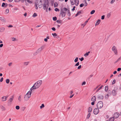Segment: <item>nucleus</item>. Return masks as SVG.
Wrapping results in <instances>:
<instances>
[{"instance_id":"nucleus-1","label":"nucleus","mask_w":121,"mask_h":121,"mask_svg":"<svg viewBox=\"0 0 121 121\" xmlns=\"http://www.w3.org/2000/svg\"><path fill=\"white\" fill-rule=\"evenodd\" d=\"M42 83L41 80H39L36 82L30 89V90L32 91L34 89H35L38 88L41 85Z\"/></svg>"},{"instance_id":"nucleus-2","label":"nucleus","mask_w":121,"mask_h":121,"mask_svg":"<svg viewBox=\"0 0 121 121\" xmlns=\"http://www.w3.org/2000/svg\"><path fill=\"white\" fill-rule=\"evenodd\" d=\"M68 9L65 8H63L62 9H60V14H61L62 17H64L65 16Z\"/></svg>"},{"instance_id":"nucleus-3","label":"nucleus","mask_w":121,"mask_h":121,"mask_svg":"<svg viewBox=\"0 0 121 121\" xmlns=\"http://www.w3.org/2000/svg\"><path fill=\"white\" fill-rule=\"evenodd\" d=\"M71 5H74L75 4L76 6H78L79 3V0H70Z\"/></svg>"},{"instance_id":"nucleus-4","label":"nucleus","mask_w":121,"mask_h":121,"mask_svg":"<svg viewBox=\"0 0 121 121\" xmlns=\"http://www.w3.org/2000/svg\"><path fill=\"white\" fill-rule=\"evenodd\" d=\"M103 106V103L102 101H99L97 105V107L98 108L100 109L102 108Z\"/></svg>"},{"instance_id":"nucleus-5","label":"nucleus","mask_w":121,"mask_h":121,"mask_svg":"<svg viewBox=\"0 0 121 121\" xmlns=\"http://www.w3.org/2000/svg\"><path fill=\"white\" fill-rule=\"evenodd\" d=\"M112 50L114 52L115 54L117 55V50L116 47L114 46H113L112 48Z\"/></svg>"},{"instance_id":"nucleus-6","label":"nucleus","mask_w":121,"mask_h":121,"mask_svg":"<svg viewBox=\"0 0 121 121\" xmlns=\"http://www.w3.org/2000/svg\"><path fill=\"white\" fill-rule=\"evenodd\" d=\"M14 97L13 95L8 100V105H10L11 104L12 102L13 99Z\"/></svg>"},{"instance_id":"nucleus-7","label":"nucleus","mask_w":121,"mask_h":121,"mask_svg":"<svg viewBox=\"0 0 121 121\" xmlns=\"http://www.w3.org/2000/svg\"><path fill=\"white\" fill-rule=\"evenodd\" d=\"M120 115V114L119 113L116 112L114 113L113 117H114V118H117L119 117Z\"/></svg>"},{"instance_id":"nucleus-8","label":"nucleus","mask_w":121,"mask_h":121,"mask_svg":"<svg viewBox=\"0 0 121 121\" xmlns=\"http://www.w3.org/2000/svg\"><path fill=\"white\" fill-rule=\"evenodd\" d=\"M99 108H95L94 110L93 113L95 115H97L98 114L99 112Z\"/></svg>"},{"instance_id":"nucleus-9","label":"nucleus","mask_w":121,"mask_h":121,"mask_svg":"<svg viewBox=\"0 0 121 121\" xmlns=\"http://www.w3.org/2000/svg\"><path fill=\"white\" fill-rule=\"evenodd\" d=\"M44 47L43 46H42L41 48H39L36 51V53H38L41 52L43 49Z\"/></svg>"},{"instance_id":"nucleus-10","label":"nucleus","mask_w":121,"mask_h":121,"mask_svg":"<svg viewBox=\"0 0 121 121\" xmlns=\"http://www.w3.org/2000/svg\"><path fill=\"white\" fill-rule=\"evenodd\" d=\"M30 97V95H29V96L27 95V94L25 95L24 97L25 100L26 101L28 100Z\"/></svg>"},{"instance_id":"nucleus-11","label":"nucleus","mask_w":121,"mask_h":121,"mask_svg":"<svg viewBox=\"0 0 121 121\" xmlns=\"http://www.w3.org/2000/svg\"><path fill=\"white\" fill-rule=\"evenodd\" d=\"M98 98L99 99H104V96L100 94H99L98 95Z\"/></svg>"},{"instance_id":"nucleus-12","label":"nucleus","mask_w":121,"mask_h":121,"mask_svg":"<svg viewBox=\"0 0 121 121\" xmlns=\"http://www.w3.org/2000/svg\"><path fill=\"white\" fill-rule=\"evenodd\" d=\"M35 3H38V4H38V6L39 5H43L42 2L41 0H38Z\"/></svg>"},{"instance_id":"nucleus-13","label":"nucleus","mask_w":121,"mask_h":121,"mask_svg":"<svg viewBox=\"0 0 121 121\" xmlns=\"http://www.w3.org/2000/svg\"><path fill=\"white\" fill-rule=\"evenodd\" d=\"M8 97V96H3L2 97V99H3L2 100L3 101H4L6 100L7 99V98Z\"/></svg>"},{"instance_id":"nucleus-14","label":"nucleus","mask_w":121,"mask_h":121,"mask_svg":"<svg viewBox=\"0 0 121 121\" xmlns=\"http://www.w3.org/2000/svg\"><path fill=\"white\" fill-rule=\"evenodd\" d=\"M112 95L114 96H115L117 93L116 91L115 90H113L112 91Z\"/></svg>"},{"instance_id":"nucleus-15","label":"nucleus","mask_w":121,"mask_h":121,"mask_svg":"<svg viewBox=\"0 0 121 121\" xmlns=\"http://www.w3.org/2000/svg\"><path fill=\"white\" fill-rule=\"evenodd\" d=\"M48 2H46V1L44 2L43 4V9L45 10L46 9V4Z\"/></svg>"},{"instance_id":"nucleus-16","label":"nucleus","mask_w":121,"mask_h":121,"mask_svg":"<svg viewBox=\"0 0 121 121\" xmlns=\"http://www.w3.org/2000/svg\"><path fill=\"white\" fill-rule=\"evenodd\" d=\"M91 100L92 101H95L96 100V98L95 96H94L91 98Z\"/></svg>"},{"instance_id":"nucleus-17","label":"nucleus","mask_w":121,"mask_h":121,"mask_svg":"<svg viewBox=\"0 0 121 121\" xmlns=\"http://www.w3.org/2000/svg\"><path fill=\"white\" fill-rule=\"evenodd\" d=\"M100 48V47L99 46L96 47V48L95 49V51L97 52L99 50Z\"/></svg>"},{"instance_id":"nucleus-18","label":"nucleus","mask_w":121,"mask_h":121,"mask_svg":"<svg viewBox=\"0 0 121 121\" xmlns=\"http://www.w3.org/2000/svg\"><path fill=\"white\" fill-rule=\"evenodd\" d=\"M100 20L99 19L98 20V21L96 22L95 24V26H96L99 25L100 23Z\"/></svg>"},{"instance_id":"nucleus-19","label":"nucleus","mask_w":121,"mask_h":121,"mask_svg":"<svg viewBox=\"0 0 121 121\" xmlns=\"http://www.w3.org/2000/svg\"><path fill=\"white\" fill-rule=\"evenodd\" d=\"M67 13L68 16L70 17L71 16V14L69 9H68L67 11Z\"/></svg>"},{"instance_id":"nucleus-20","label":"nucleus","mask_w":121,"mask_h":121,"mask_svg":"<svg viewBox=\"0 0 121 121\" xmlns=\"http://www.w3.org/2000/svg\"><path fill=\"white\" fill-rule=\"evenodd\" d=\"M114 117H112L109 119V121H114Z\"/></svg>"},{"instance_id":"nucleus-21","label":"nucleus","mask_w":121,"mask_h":121,"mask_svg":"<svg viewBox=\"0 0 121 121\" xmlns=\"http://www.w3.org/2000/svg\"><path fill=\"white\" fill-rule=\"evenodd\" d=\"M31 91H29L26 94H27V95L29 96V95H30V96H31Z\"/></svg>"},{"instance_id":"nucleus-22","label":"nucleus","mask_w":121,"mask_h":121,"mask_svg":"<svg viewBox=\"0 0 121 121\" xmlns=\"http://www.w3.org/2000/svg\"><path fill=\"white\" fill-rule=\"evenodd\" d=\"M92 108L91 107H90L88 109V112L89 113H90L92 111Z\"/></svg>"},{"instance_id":"nucleus-23","label":"nucleus","mask_w":121,"mask_h":121,"mask_svg":"<svg viewBox=\"0 0 121 121\" xmlns=\"http://www.w3.org/2000/svg\"><path fill=\"white\" fill-rule=\"evenodd\" d=\"M108 86H105V91L106 92H107L108 91Z\"/></svg>"},{"instance_id":"nucleus-24","label":"nucleus","mask_w":121,"mask_h":121,"mask_svg":"<svg viewBox=\"0 0 121 121\" xmlns=\"http://www.w3.org/2000/svg\"><path fill=\"white\" fill-rule=\"evenodd\" d=\"M5 30V28L4 27L0 28V32H3Z\"/></svg>"},{"instance_id":"nucleus-25","label":"nucleus","mask_w":121,"mask_h":121,"mask_svg":"<svg viewBox=\"0 0 121 121\" xmlns=\"http://www.w3.org/2000/svg\"><path fill=\"white\" fill-rule=\"evenodd\" d=\"M103 85H101L100 87L99 88L96 90V92H97L100 89H101L103 87Z\"/></svg>"},{"instance_id":"nucleus-26","label":"nucleus","mask_w":121,"mask_h":121,"mask_svg":"<svg viewBox=\"0 0 121 121\" xmlns=\"http://www.w3.org/2000/svg\"><path fill=\"white\" fill-rule=\"evenodd\" d=\"M52 35L53 36V37L54 38L56 37V36H57V35L56 33H52Z\"/></svg>"},{"instance_id":"nucleus-27","label":"nucleus","mask_w":121,"mask_h":121,"mask_svg":"<svg viewBox=\"0 0 121 121\" xmlns=\"http://www.w3.org/2000/svg\"><path fill=\"white\" fill-rule=\"evenodd\" d=\"M38 4H38V3H35V9H38V8L37 6Z\"/></svg>"},{"instance_id":"nucleus-28","label":"nucleus","mask_w":121,"mask_h":121,"mask_svg":"<svg viewBox=\"0 0 121 121\" xmlns=\"http://www.w3.org/2000/svg\"><path fill=\"white\" fill-rule=\"evenodd\" d=\"M91 114L90 113H89L87 114L86 117L87 119H88L89 118Z\"/></svg>"},{"instance_id":"nucleus-29","label":"nucleus","mask_w":121,"mask_h":121,"mask_svg":"<svg viewBox=\"0 0 121 121\" xmlns=\"http://www.w3.org/2000/svg\"><path fill=\"white\" fill-rule=\"evenodd\" d=\"M95 10H92L90 12V14H93L95 12Z\"/></svg>"},{"instance_id":"nucleus-30","label":"nucleus","mask_w":121,"mask_h":121,"mask_svg":"<svg viewBox=\"0 0 121 121\" xmlns=\"http://www.w3.org/2000/svg\"><path fill=\"white\" fill-rule=\"evenodd\" d=\"M48 6H49L48 3H47V4H46V11H47V10H48Z\"/></svg>"},{"instance_id":"nucleus-31","label":"nucleus","mask_w":121,"mask_h":121,"mask_svg":"<svg viewBox=\"0 0 121 121\" xmlns=\"http://www.w3.org/2000/svg\"><path fill=\"white\" fill-rule=\"evenodd\" d=\"M5 3H2L1 6L2 7H5Z\"/></svg>"},{"instance_id":"nucleus-32","label":"nucleus","mask_w":121,"mask_h":121,"mask_svg":"<svg viewBox=\"0 0 121 121\" xmlns=\"http://www.w3.org/2000/svg\"><path fill=\"white\" fill-rule=\"evenodd\" d=\"M9 79H7L6 80V83L8 84L9 82Z\"/></svg>"},{"instance_id":"nucleus-33","label":"nucleus","mask_w":121,"mask_h":121,"mask_svg":"<svg viewBox=\"0 0 121 121\" xmlns=\"http://www.w3.org/2000/svg\"><path fill=\"white\" fill-rule=\"evenodd\" d=\"M0 20L2 21L3 22H4L5 21V20L4 19V18H3V17H0Z\"/></svg>"},{"instance_id":"nucleus-34","label":"nucleus","mask_w":121,"mask_h":121,"mask_svg":"<svg viewBox=\"0 0 121 121\" xmlns=\"http://www.w3.org/2000/svg\"><path fill=\"white\" fill-rule=\"evenodd\" d=\"M16 109L17 110H18L20 109V107L19 106H16L15 107Z\"/></svg>"},{"instance_id":"nucleus-35","label":"nucleus","mask_w":121,"mask_h":121,"mask_svg":"<svg viewBox=\"0 0 121 121\" xmlns=\"http://www.w3.org/2000/svg\"><path fill=\"white\" fill-rule=\"evenodd\" d=\"M44 107V105L43 104H42L40 106V108L42 109V108H43Z\"/></svg>"},{"instance_id":"nucleus-36","label":"nucleus","mask_w":121,"mask_h":121,"mask_svg":"<svg viewBox=\"0 0 121 121\" xmlns=\"http://www.w3.org/2000/svg\"><path fill=\"white\" fill-rule=\"evenodd\" d=\"M54 10L56 11H60V9L57 8H55L54 9Z\"/></svg>"},{"instance_id":"nucleus-37","label":"nucleus","mask_w":121,"mask_h":121,"mask_svg":"<svg viewBox=\"0 0 121 121\" xmlns=\"http://www.w3.org/2000/svg\"><path fill=\"white\" fill-rule=\"evenodd\" d=\"M78 57H76L74 61L75 62H77L78 61Z\"/></svg>"},{"instance_id":"nucleus-38","label":"nucleus","mask_w":121,"mask_h":121,"mask_svg":"<svg viewBox=\"0 0 121 121\" xmlns=\"http://www.w3.org/2000/svg\"><path fill=\"white\" fill-rule=\"evenodd\" d=\"M57 19V17H53V20L54 21H56Z\"/></svg>"},{"instance_id":"nucleus-39","label":"nucleus","mask_w":121,"mask_h":121,"mask_svg":"<svg viewBox=\"0 0 121 121\" xmlns=\"http://www.w3.org/2000/svg\"><path fill=\"white\" fill-rule=\"evenodd\" d=\"M18 100L20 102L21 101V95H20L18 97Z\"/></svg>"},{"instance_id":"nucleus-40","label":"nucleus","mask_w":121,"mask_h":121,"mask_svg":"<svg viewBox=\"0 0 121 121\" xmlns=\"http://www.w3.org/2000/svg\"><path fill=\"white\" fill-rule=\"evenodd\" d=\"M37 16V14L36 13H35L33 15V17H35L36 16Z\"/></svg>"},{"instance_id":"nucleus-41","label":"nucleus","mask_w":121,"mask_h":121,"mask_svg":"<svg viewBox=\"0 0 121 121\" xmlns=\"http://www.w3.org/2000/svg\"><path fill=\"white\" fill-rule=\"evenodd\" d=\"M9 9H7L6 10L5 12L6 13H9Z\"/></svg>"},{"instance_id":"nucleus-42","label":"nucleus","mask_w":121,"mask_h":121,"mask_svg":"<svg viewBox=\"0 0 121 121\" xmlns=\"http://www.w3.org/2000/svg\"><path fill=\"white\" fill-rule=\"evenodd\" d=\"M108 94H110V95H111V91L110 90H108Z\"/></svg>"},{"instance_id":"nucleus-43","label":"nucleus","mask_w":121,"mask_h":121,"mask_svg":"<svg viewBox=\"0 0 121 121\" xmlns=\"http://www.w3.org/2000/svg\"><path fill=\"white\" fill-rule=\"evenodd\" d=\"M84 1L85 2L84 3V6H86L87 5V2H86L85 0Z\"/></svg>"},{"instance_id":"nucleus-44","label":"nucleus","mask_w":121,"mask_h":121,"mask_svg":"<svg viewBox=\"0 0 121 121\" xmlns=\"http://www.w3.org/2000/svg\"><path fill=\"white\" fill-rule=\"evenodd\" d=\"M27 1L29 3L31 4L32 3V2L30 0H27Z\"/></svg>"},{"instance_id":"nucleus-45","label":"nucleus","mask_w":121,"mask_h":121,"mask_svg":"<svg viewBox=\"0 0 121 121\" xmlns=\"http://www.w3.org/2000/svg\"><path fill=\"white\" fill-rule=\"evenodd\" d=\"M111 14V13H109L107 14V17L108 18L110 17Z\"/></svg>"},{"instance_id":"nucleus-46","label":"nucleus","mask_w":121,"mask_h":121,"mask_svg":"<svg viewBox=\"0 0 121 121\" xmlns=\"http://www.w3.org/2000/svg\"><path fill=\"white\" fill-rule=\"evenodd\" d=\"M56 22L59 23H61V21L58 20L56 21Z\"/></svg>"},{"instance_id":"nucleus-47","label":"nucleus","mask_w":121,"mask_h":121,"mask_svg":"<svg viewBox=\"0 0 121 121\" xmlns=\"http://www.w3.org/2000/svg\"><path fill=\"white\" fill-rule=\"evenodd\" d=\"M79 59L81 61H82L84 60V58L82 57L81 58H79Z\"/></svg>"},{"instance_id":"nucleus-48","label":"nucleus","mask_w":121,"mask_h":121,"mask_svg":"<svg viewBox=\"0 0 121 121\" xmlns=\"http://www.w3.org/2000/svg\"><path fill=\"white\" fill-rule=\"evenodd\" d=\"M79 62H77V63H76L75 64V66H78L79 65Z\"/></svg>"},{"instance_id":"nucleus-49","label":"nucleus","mask_w":121,"mask_h":121,"mask_svg":"<svg viewBox=\"0 0 121 121\" xmlns=\"http://www.w3.org/2000/svg\"><path fill=\"white\" fill-rule=\"evenodd\" d=\"M57 5V3L55 2L54 3V7H56V6Z\"/></svg>"},{"instance_id":"nucleus-50","label":"nucleus","mask_w":121,"mask_h":121,"mask_svg":"<svg viewBox=\"0 0 121 121\" xmlns=\"http://www.w3.org/2000/svg\"><path fill=\"white\" fill-rule=\"evenodd\" d=\"M104 17L105 16L104 15H103L101 16V19L102 20H103L104 19Z\"/></svg>"},{"instance_id":"nucleus-51","label":"nucleus","mask_w":121,"mask_h":121,"mask_svg":"<svg viewBox=\"0 0 121 121\" xmlns=\"http://www.w3.org/2000/svg\"><path fill=\"white\" fill-rule=\"evenodd\" d=\"M82 11L81 10V11H78V12H77V13H78V14L79 15L81 13Z\"/></svg>"},{"instance_id":"nucleus-52","label":"nucleus","mask_w":121,"mask_h":121,"mask_svg":"<svg viewBox=\"0 0 121 121\" xmlns=\"http://www.w3.org/2000/svg\"><path fill=\"white\" fill-rule=\"evenodd\" d=\"M84 5V4H83V3H82L80 5V7H83Z\"/></svg>"},{"instance_id":"nucleus-53","label":"nucleus","mask_w":121,"mask_h":121,"mask_svg":"<svg viewBox=\"0 0 121 121\" xmlns=\"http://www.w3.org/2000/svg\"><path fill=\"white\" fill-rule=\"evenodd\" d=\"M81 67H82L81 65H80L78 67L77 69H79L81 68Z\"/></svg>"},{"instance_id":"nucleus-54","label":"nucleus","mask_w":121,"mask_h":121,"mask_svg":"<svg viewBox=\"0 0 121 121\" xmlns=\"http://www.w3.org/2000/svg\"><path fill=\"white\" fill-rule=\"evenodd\" d=\"M75 7H76L75 6H73V9H72V10L73 11H74L75 10Z\"/></svg>"},{"instance_id":"nucleus-55","label":"nucleus","mask_w":121,"mask_h":121,"mask_svg":"<svg viewBox=\"0 0 121 121\" xmlns=\"http://www.w3.org/2000/svg\"><path fill=\"white\" fill-rule=\"evenodd\" d=\"M88 54L87 53V52H86V53L84 55V56L86 57L87 56H88Z\"/></svg>"},{"instance_id":"nucleus-56","label":"nucleus","mask_w":121,"mask_h":121,"mask_svg":"<svg viewBox=\"0 0 121 121\" xmlns=\"http://www.w3.org/2000/svg\"><path fill=\"white\" fill-rule=\"evenodd\" d=\"M116 82V80L115 79H114L113 80V81L112 82V84H115Z\"/></svg>"},{"instance_id":"nucleus-57","label":"nucleus","mask_w":121,"mask_h":121,"mask_svg":"<svg viewBox=\"0 0 121 121\" xmlns=\"http://www.w3.org/2000/svg\"><path fill=\"white\" fill-rule=\"evenodd\" d=\"M86 83V82L85 81H84L82 83V86L85 85V84Z\"/></svg>"},{"instance_id":"nucleus-58","label":"nucleus","mask_w":121,"mask_h":121,"mask_svg":"<svg viewBox=\"0 0 121 121\" xmlns=\"http://www.w3.org/2000/svg\"><path fill=\"white\" fill-rule=\"evenodd\" d=\"M115 1V0H112L111 2V4H113Z\"/></svg>"},{"instance_id":"nucleus-59","label":"nucleus","mask_w":121,"mask_h":121,"mask_svg":"<svg viewBox=\"0 0 121 121\" xmlns=\"http://www.w3.org/2000/svg\"><path fill=\"white\" fill-rule=\"evenodd\" d=\"M121 70V68H119L117 69V71H119Z\"/></svg>"},{"instance_id":"nucleus-60","label":"nucleus","mask_w":121,"mask_h":121,"mask_svg":"<svg viewBox=\"0 0 121 121\" xmlns=\"http://www.w3.org/2000/svg\"><path fill=\"white\" fill-rule=\"evenodd\" d=\"M52 29L53 31H55L56 30V28L54 27H52Z\"/></svg>"},{"instance_id":"nucleus-61","label":"nucleus","mask_w":121,"mask_h":121,"mask_svg":"<svg viewBox=\"0 0 121 121\" xmlns=\"http://www.w3.org/2000/svg\"><path fill=\"white\" fill-rule=\"evenodd\" d=\"M121 60V56L117 60V61H120V60Z\"/></svg>"},{"instance_id":"nucleus-62","label":"nucleus","mask_w":121,"mask_h":121,"mask_svg":"<svg viewBox=\"0 0 121 121\" xmlns=\"http://www.w3.org/2000/svg\"><path fill=\"white\" fill-rule=\"evenodd\" d=\"M93 102L91 103V104L93 105H94L95 104V101H92Z\"/></svg>"},{"instance_id":"nucleus-63","label":"nucleus","mask_w":121,"mask_h":121,"mask_svg":"<svg viewBox=\"0 0 121 121\" xmlns=\"http://www.w3.org/2000/svg\"><path fill=\"white\" fill-rule=\"evenodd\" d=\"M3 77L1 78L0 80V81L1 82H2L3 80Z\"/></svg>"},{"instance_id":"nucleus-64","label":"nucleus","mask_w":121,"mask_h":121,"mask_svg":"<svg viewBox=\"0 0 121 121\" xmlns=\"http://www.w3.org/2000/svg\"><path fill=\"white\" fill-rule=\"evenodd\" d=\"M12 40L13 41H14L16 40V39L14 38H12Z\"/></svg>"}]
</instances>
